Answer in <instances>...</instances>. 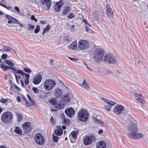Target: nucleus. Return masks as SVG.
<instances>
[{
    "label": "nucleus",
    "instance_id": "f257e3e1",
    "mask_svg": "<svg viewBox=\"0 0 148 148\" xmlns=\"http://www.w3.org/2000/svg\"><path fill=\"white\" fill-rule=\"evenodd\" d=\"M128 131L130 132L127 134L128 136L133 139H139L143 136L140 133H137L138 129L137 125L134 123H132L128 126Z\"/></svg>",
    "mask_w": 148,
    "mask_h": 148
},
{
    "label": "nucleus",
    "instance_id": "f03ea898",
    "mask_svg": "<svg viewBox=\"0 0 148 148\" xmlns=\"http://www.w3.org/2000/svg\"><path fill=\"white\" fill-rule=\"evenodd\" d=\"M12 113L10 111H5L4 112L1 116V121L5 124L9 123L13 117Z\"/></svg>",
    "mask_w": 148,
    "mask_h": 148
},
{
    "label": "nucleus",
    "instance_id": "7ed1b4c3",
    "mask_svg": "<svg viewBox=\"0 0 148 148\" xmlns=\"http://www.w3.org/2000/svg\"><path fill=\"white\" fill-rule=\"evenodd\" d=\"M104 51L102 49H97L95 52L94 59L96 62H99L103 60Z\"/></svg>",
    "mask_w": 148,
    "mask_h": 148
},
{
    "label": "nucleus",
    "instance_id": "20e7f679",
    "mask_svg": "<svg viewBox=\"0 0 148 148\" xmlns=\"http://www.w3.org/2000/svg\"><path fill=\"white\" fill-rule=\"evenodd\" d=\"M77 116L79 120L84 122L87 120L89 115L86 110L82 109L78 112Z\"/></svg>",
    "mask_w": 148,
    "mask_h": 148
},
{
    "label": "nucleus",
    "instance_id": "39448f33",
    "mask_svg": "<svg viewBox=\"0 0 148 148\" xmlns=\"http://www.w3.org/2000/svg\"><path fill=\"white\" fill-rule=\"evenodd\" d=\"M56 84L55 81L52 79H47L44 83V88L47 90H51L54 88Z\"/></svg>",
    "mask_w": 148,
    "mask_h": 148
},
{
    "label": "nucleus",
    "instance_id": "423d86ee",
    "mask_svg": "<svg viewBox=\"0 0 148 148\" xmlns=\"http://www.w3.org/2000/svg\"><path fill=\"white\" fill-rule=\"evenodd\" d=\"M103 61L107 63L113 64L116 62V59L113 55L109 53L105 54Z\"/></svg>",
    "mask_w": 148,
    "mask_h": 148
},
{
    "label": "nucleus",
    "instance_id": "0eeeda50",
    "mask_svg": "<svg viewBox=\"0 0 148 148\" xmlns=\"http://www.w3.org/2000/svg\"><path fill=\"white\" fill-rule=\"evenodd\" d=\"M34 140L36 143L38 145H41L45 142L44 138L40 133L36 134L34 136Z\"/></svg>",
    "mask_w": 148,
    "mask_h": 148
},
{
    "label": "nucleus",
    "instance_id": "6e6552de",
    "mask_svg": "<svg viewBox=\"0 0 148 148\" xmlns=\"http://www.w3.org/2000/svg\"><path fill=\"white\" fill-rule=\"evenodd\" d=\"M89 44L88 41L85 40H80L78 42V47L81 50H83L88 48Z\"/></svg>",
    "mask_w": 148,
    "mask_h": 148
},
{
    "label": "nucleus",
    "instance_id": "1a4fd4ad",
    "mask_svg": "<svg viewBox=\"0 0 148 148\" xmlns=\"http://www.w3.org/2000/svg\"><path fill=\"white\" fill-rule=\"evenodd\" d=\"M23 130L25 133H29L32 130L31 124L30 122H25L21 125Z\"/></svg>",
    "mask_w": 148,
    "mask_h": 148
},
{
    "label": "nucleus",
    "instance_id": "9d476101",
    "mask_svg": "<svg viewBox=\"0 0 148 148\" xmlns=\"http://www.w3.org/2000/svg\"><path fill=\"white\" fill-rule=\"evenodd\" d=\"M94 139L93 136H86L83 139V144L86 146L92 144Z\"/></svg>",
    "mask_w": 148,
    "mask_h": 148
},
{
    "label": "nucleus",
    "instance_id": "9b49d317",
    "mask_svg": "<svg viewBox=\"0 0 148 148\" xmlns=\"http://www.w3.org/2000/svg\"><path fill=\"white\" fill-rule=\"evenodd\" d=\"M124 109V106L121 104L116 105L113 110V112L117 115L121 114Z\"/></svg>",
    "mask_w": 148,
    "mask_h": 148
},
{
    "label": "nucleus",
    "instance_id": "f8f14e48",
    "mask_svg": "<svg viewBox=\"0 0 148 148\" xmlns=\"http://www.w3.org/2000/svg\"><path fill=\"white\" fill-rule=\"evenodd\" d=\"M16 73L20 74L22 76L25 75V83L26 85H28L29 83V78L30 77L29 75L28 74H26L23 72L22 70H16L15 71Z\"/></svg>",
    "mask_w": 148,
    "mask_h": 148
},
{
    "label": "nucleus",
    "instance_id": "ddd939ff",
    "mask_svg": "<svg viewBox=\"0 0 148 148\" xmlns=\"http://www.w3.org/2000/svg\"><path fill=\"white\" fill-rule=\"evenodd\" d=\"M64 112L66 115L69 117H71L74 115L75 111L74 109L72 107L66 109Z\"/></svg>",
    "mask_w": 148,
    "mask_h": 148
},
{
    "label": "nucleus",
    "instance_id": "4468645a",
    "mask_svg": "<svg viewBox=\"0 0 148 148\" xmlns=\"http://www.w3.org/2000/svg\"><path fill=\"white\" fill-rule=\"evenodd\" d=\"M134 97L135 99L142 104H145V101L144 99V97L140 94H138L137 93H135L134 94Z\"/></svg>",
    "mask_w": 148,
    "mask_h": 148
},
{
    "label": "nucleus",
    "instance_id": "2eb2a0df",
    "mask_svg": "<svg viewBox=\"0 0 148 148\" xmlns=\"http://www.w3.org/2000/svg\"><path fill=\"white\" fill-rule=\"evenodd\" d=\"M42 76L39 74L36 76L33 80V83L35 85H37L40 84L42 80Z\"/></svg>",
    "mask_w": 148,
    "mask_h": 148
},
{
    "label": "nucleus",
    "instance_id": "dca6fc26",
    "mask_svg": "<svg viewBox=\"0 0 148 148\" xmlns=\"http://www.w3.org/2000/svg\"><path fill=\"white\" fill-rule=\"evenodd\" d=\"M41 3L46 7V9H48L51 5L52 2L50 0H41Z\"/></svg>",
    "mask_w": 148,
    "mask_h": 148
},
{
    "label": "nucleus",
    "instance_id": "f3484780",
    "mask_svg": "<svg viewBox=\"0 0 148 148\" xmlns=\"http://www.w3.org/2000/svg\"><path fill=\"white\" fill-rule=\"evenodd\" d=\"M63 4V1H60L56 3L55 4L54 7V9L55 11L59 12L60 10L61 7Z\"/></svg>",
    "mask_w": 148,
    "mask_h": 148
},
{
    "label": "nucleus",
    "instance_id": "a211bd4d",
    "mask_svg": "<svg viewBox=\"0 0 148 148\" xmlns=\"http://www.w3.org/2000/svg\"><path fill=\"white\" fill-rule=\"evenodd\" d=\"M70 135L72 136V138H70L71 141L73 143H74L77 138V132L75 131H73L71 132Z\"/></svg>",
    "mask_w": 148,
    "mask_h": 148
},
{
    "label": "nucleus",
    "instance_id": "6ab92c4d",
    "mask_svg": "<svg viewBox=\"0 0 148 148\" xmlns=\"http://www.w3.org/2000/svg\"><path fill=\"white\" fill-rule=\"evenodd\" d=\"M107 13L108 16H113V12L111 8L110 5L109 4H107L106 5Z\"/></svg>",
    "mask_w": 148,
    "mask_h": 148
},
{
    "label": "nucleus",
    "instance_id": "aec40b11",
    "mask_svg": "<svg viewBox=\"0 0 148 148\" xmlns=\"http://www.w3.org/2000/svg\"><path fill=\"white\" fill-rule=\"evenodd\" d=\"M62 92V91L60 89L58 88H56L54 90V94L56 97H59L61 95Z\"/></svg>",
    "mask_w": 148,
    "mask_h": 148
},
{
    "label": "nucleus",
    "instance_id": "412c9836",
    "mask_svg": "<svg viewBox=\"0 0 148 148\" xmlns=\"http://www.w3.org/2000/svg\"><path fill=\"white\" fill-rule=\"evenodd\" d=\"M106 144L104 141H101L98 142L97 144V148H105Z\"/></svg>",
    "mask_w": 148,
    "mask_h": 148
},
{
    "label": "nucleus",
    "instance_id": "4be33fe9",
    "mask_svg": "<svg viewBox=\"0 0 148 148\" xmlns=\"http://www.w3.org/2000/svg\"><path fill=\"white\" fill-rule=\"evenodd\" d=\"M77 42L76 41H73L68 46L70 49L75 50L77 48Z\"/></svg>",
    "mask_w": 148,
    "mask_h": 148
},
{
    "label": "nucleus",
    "instance_id": "5701e85b",
    "mask_svg": "<svg viewBox=\"0 0 148 148\" xmlns=\"http://www.w3.org/2000/svg\"><path fill=\"white\" fill-rule=\"evenodd\" d=\"M54 133L56 136H60L63 134V130L61 128H59L58 129L55 130L54 131Z\"/></svg>",
    "mask_w": 148,
    "mask_h": 148
},
{
    "label": "nucleus",
    "instance_id": "b1692460",
    "mask_svg": "<svg viewBox=\"0 0 148 148\" xmlns=\"http://www.w3.org/2000/svg\"><path fill=\"white\" fill-rule=\"evenodd\" d=\"M71 9V8L70 7L67 6L64 7L62 12V14L64 15H67L70 11Z\"/></svg>",
    "mask_w": 148,
    "mask_h": 148
},
{
    "label": "nucleus",
    "instance_id": "393cba45",
    "mask_svg": "<svg viewBox=\"0 0 148 148\" xmlns=\"http://www.w3.org/2000/svg\"><path fill=\"white\" fill-rule=\"evenodd\" d=\"M63 40L64 42L68 44L72 41V38L69 36H65L63 37Z\"/></svg>",
    "mask_w": 148,
    "mask_h": 148
},
{
    "label": "nucleus",
    "instance_id": "a878e982",
    "mask_svg": "<svg viewBox=\"0 0 148 148\" xmlns=\"http://www.w3.org/2000/svg\"><path fill=\"white\" fill-rule=\"evenodd\" d=\"M14 132L15 133L20 135H21L22 133L21 130L17 126L15 127Z\"/></svg>",
    "mask_w": 148,
    "mask_h": 148
},
{
    "label": "nucleus",
    "instance_id": "bb28decb",
    "mask_svg": "<svg viewBox=\"0 0 148 148\" xmlns=\"http://www.w3.org/2000/svg\"><path fill=\"white\" fill-rule=\"evenodd\" d=\"M17 119L18 122L21 121L23 119V116L22 114L18 112H16L15 114Z\"/></svg>",
    "mask_w": 148,
    "mask_h": 148
},
{
    "label": "nucleus",
    "instance_id": "cd10ccee",
    "mask_svg": "<svg viewBox=\"0 0 148 148\" xmlns=\"http://www.w3.org/2000/svg\"><path fill=\"white\" fill-rule=\"evenodd\" d=\"M62 122L65 125H69L70 121L69 119L66 117H64L62 120Z\"/></svg>",
    "mask_w": 148,
    "mask_h": 148
},
{
    "label": "nucleus",
    "instance_id": "c85d7f7f",
    "mask_svg": "<svg viewBox=\"0 0 148 148\" xmlns=\"http://www.w3.org/2000/svg\"><path fill=\"white\" fill-rule=\"evenodd\" d=\"M51 28L50 25H47L45 28L44 29L42 32V34L44 35L45 32H46L48 31Z\"/></svg>",
    "mask_w": 148,
    "mask_h": 148
},
{
    "label": "nucleus",
    "instance_id": "c756f323",
    "mask_svg": "<svg viewBox=\"0 0 148 148\" xmlns=\"http://www.w3.org/2000/svg\"><path fill=\"white\" fill-rule=\"evenodd\" d=\"M11 50V48L8 46L4 45L3 46V51H10Z\"/></svg>",
    "mask_w": 148,
    "mask_h": 148
},
{
    "label": "nucleus",
    "instance_id": "7c9ffc66",
    "mask_svg": "<svg viewBox=\"0 0 148 148\" xmlns=\"http://www.w3.org/2000/svg\"><path fill=\"white\" fill-rule=\"evenodd\" d=\"M49 103L52 105H55L57 104V101L54 98L49 100Z\"/></svg>",
    "mask_w": 148,
    "mask_h": 148
},
{
    "label": "nucleus",
    "instance_id": "2f4dec72",
    "mask_svg": "<svg viewBox=\"0 0 148 148\" xmlns=\"http://www.w3.org/2000/svg\"><path fill=\"white\" fill-rule=\"evenodd\" d=\"M83 87L85 88H90L89 84L86 82L85 80H84L82 83Z\"/></svg>",
    "mask_w": 148,
    "mask_h": 148
},
{
    "label": "nucleus",
    "instance_id": "473e14b6",
    "mask_svg": "<svg viewBox=\"0 0 148 148\" xmlns=\"http://www.w3.org/2000/svg\"><path fill=\"white\" fill-rule=\"evenodd\" d=\"M53 136V142L55 143H57L58 142L59 140V138L57 136H55L53 134L52 135Z\"/></svg>",
    "mask_w": 148,
    "mask_h": 148
},
{
    "label": "nucleus",
    "instance_id": "72a5a7b5",
    "mask_svg": "<svg viewBox=\"0 0 148 148\" xmlns=\"http://www.w3.org/2000/svg\"><path fill=\"white\" fill-rule=\"evenodd\" d=\"M5 62L6 64L10 66H14V63L9 60H5Z\"/></svg>",
    "mask_w": 148,
    "mask_h": 148
},
{
    "label": "nucleus",
    "instance_id": "f704fd0d",
    "mask_svg": "<svg viewBox=\"0 0 148 148\" xmlns=\"http://www.w3.org/2000/svg\"><path fill=\"white\" fill-rule=\"evenodd\" d=\"M107 103L111 106H112L114 105L116 103L114 101H112L109 100L108 101Z\"/></svg>",
    "mask_w": 148,
    "mask_h": 148
},
{
    "label": "nucleus",
    "instance_id": "c9c22d12",
    "mask_svg": "<svg viewBox=\"0 0 148 148\" xmlns=\"http://www.w3.org/2000/svg\"><path fill=\"white\" fill-rule=\"evenodd\" d=\"M27 95L29 100L31 102V103H32V105H34L35 103L34 101H33L32 98L28 94H27Z\"/></svg>",
    "mask_w": 148,
    "mask_h": 148
},
{
    "label": "nucleus",
    "instance_id": "e433bc0d",
    "mask_svg": "<svg viewBox=\"0 0 148 148\" xmlns=\"http://www.w3.org/2000/svg\"><path fill=\"white\" fill-rule=\"evenodd\" d=\"M14 75L17 83H19V79L21 78V76L19 75L17 76L16 74H15Z\"/></svg>",
    "mask_w": 148,
    "mask_h": 148
},
{
    "label": "nucleus",
    "instance_id": "4c0bfd02",
    "mask_svg": "<svg viewBox=\"0 0 148 148\" xmlns=\"http://www.w3.org/2000/svg\"><path fill=\"white\" fill-rule=\"evenodd\" d=\"M28 29L29 30L33 29L34 28V25H32L30 24H28Z\"/></svg>",
    "mask_w": 148,
    "mask_h": 148
},
{
    "label": "nucleus",
    "instance_id": "58836bf2",
    "mask_svg": "<svg viewBox=\"0 0 148 148\" xmlns=\"http://www.w3.org/2000/svg\"><path fill=\"white\" fill-rule=\"evenodd\" d=\"M40 30V27L39 25H37L34 30V32L35 33H38Z\"/></svg>",
    "mask_w": 148,
    "mask_h": 148
},
{
    "label": "nucleus",
    "instance_id": "ea45409f",
    "mask_svg": "<svg viewBox=\"0 0 148 148\" xmlns=\"http://www.w3.org/2000/svg\"><path fill=\"white\" fill-rule=\"evenodd\" d=\"M23 70L26 72L31 73L32 71L30 69L27 67H25L23 69Z\"/></svg>",
    "mask_w": 148,
    "mask_h": 148
},
{
    "label": "nucleus",
    "instance_id": "a19ab883",
    "mask_svg": "<svg viewBox=\"0 0 148 148\" xmlns=\"http://www.w3.org/2000/svg\"><path fill=\"white\" fill-rule=\"evenodd\" d=\"M74 16V14L73 13H70L67 16V18L69 19H72Z\"/></svg>",
    "mask_w": 148,
    "mask_h": 148
},
{
    "label": "nucleus",
    "instance_id": "79ce46f5",
    "mask_svg": "<svg viewBox=\"0 0 148 148\" xmlns=\"http://www.w3.org/2000/svg\"><path fill=\"white\" fill-rule=\"evenodd\" d=\"M32 89L33 91H34V92L35 93H38L39 91L37 88L35 87H33L32 88Z\"/></svg>",
    "mask_w": 148,
    "mask_h": 148
},
{
    "label": "nucleus",
    "instance_id": "37998d69",
    "mask_svg": "<svg viewBox=\"0 0 148 148\" xmlns=\"http://www.w3.org/2000/svg\"><path fill=\"white\" fill-rule=\"evenodd\" d=\"M105 109L108 111H110L111 109V106H104Z\"/></svg>",
    "mask_w": 148,
    "mask_h": 148
},
{
    "label": "nucleus",
    "instance_id": "c03bdc74",
    "mask_svg": "<svg viewBox=\"0 0 148 148\" xmlns=\"http://www.w3.org/2000/svg\"><path fill=\"white\" fill-rule=\"evenodd\" d=\"M50 122H51V123L53 125H55V121L56 120L53 118L51 116V117L50 119Z\"/></svg>",
    "mask_w": 148,
    "mask_h": 148
},
{
    "label": "nucleus",
    "instance_id": "a18cd8bd",
    "mask_svg": "<svg viewBox=\"0 0 148 148\" xmlns=\"http://www.w3.org/2000/svg\"><path fill=\"white\" fill-rule=\"evenodd\" d=\"M11 20L12 21V23L13 22L16 23H18V20L13 17L12 18Z\"/></svg>",
    "mask_w": 148,
    "mask_h": 148
},
{
    "label": "nucleus",
    "instance_id": "49530a36",
    "mask_svg": "<svg viewBox=\"0 0 148 148\" xmlns=\"http://www.w3.org/2000/svg\"><path fill=\"white\" fill-rule=\"evenodd\" d=\"M8 101V100L6 99H2L1 100H0V102L2 103H5Z\"/></svg>",
    "mask_w": 148,
    "mask_h": 148
},
{
    "label": "nucleus",
    "instance_id": "de8ad7c7",
    "mask_svg": "<svg viewBox=\"0 0 148 148\" xmlns=\"http://www.w3.org/2000/svg\"><path fill=\"white\" fill-rule=\"evenodd\" d=\"M31 19L32 20H34L35 22H36L37 21V19L34 15H32L31 16Z\"/></svg>",
    "mask_w": 148,
    "mask_h": 148
},
{
    "label": "nucleus",
    "instance_id": "09e8293b",
    "mask_svg": "<svg viewBox=\"0 0 148 148\" xmlns=\"http://www.w3.org/2000/svg\"><path fill=\"white\" fill-rule=\"evenodd\" d=\"M7 57V55L6 54H3L1 56V58L3 59H5Z\"/></svg>",
    "mask_w": 148,
    "mask_h": 148
},
{
    "label": "nucleus",
    "instance_id": "8fccbe9b",
    "mask_svg": "<svg viewBox=\"0 0 148 148\" xmlns=\"http://www.w3.org/2000/svg\"><path fill=\"white\" fill-rule=\"evenodd\" d=\"M8 69L13 70L14 71H15L16 70V69L15 68L10 66H8Z\"/></svg>",
    "mask_w": 148,
    "mask_h": 148
},
{
    "label": "nucleus",
    "instance_id": "3c124183",
    "mask_svg": "<svg viewBox=\"0 0 148 148\" xmlns=\"http://www.w3.org/2000/svg\"><path fill=\"white\" fill-rule=\"evenodd\" d=\"M14 87L18 91H21V89H20L18 86L17 85L15 84H14Z\"/></svg>",
    "mask_w": 148,
    "mask_h": 148
},
{
    "label": "nucleus",
    "instance_id": "603ef678",
    "mask_svg": "<svg viewBox=\"0 0 148 148\" xmlns=\"http://www.w3.org/2000/svg\"><path fill=\"white\" fill-rule=\"evenodd\" d=\"M68 58L71 60L73 61H76L78 60V59L75 58H73L71 57H69Z\"/></svg>",
    "mask_w": 148,
    "mask_h": 148
},
{
    "label": "nucleus",
    "instance_id": "864d4df0",
    "mask_svg": "<svg viewBox=\"0 0 148 148\" xmlns=\"http://www.w3.org/2000/svg\"><path fill=\"white\" fill-rule=\"evenodd\" d=\"M6 16L7 18L9 20H11V19L13 17L11 16L8 14H6Z\"/></svg>",
    "mask_w": 148,
    "mask_h": 148
},
{
    "label": "nucleus",
    "instance_id": "5fc2aeb1",
    "mask_svg": "<svg viewBox=\"0 0 148 148\" xmlns=\"http://www.w3.org/2000/svg\"><path fill=\"white\" fill-rule=\"evenodd\" d=\"M8 69V66H5L3 68L2 70L4 71H5Z\"/></svg>",
    "mask_w": 148,
    "mask_h": 148
},
{
    "label": "nucleus",
    "instance_id": "6e6d98bb",
    "mask_svg": "<svg viewBox=\"0 0 148 148\" xmlns=\"http://www.w3.org/2000/svg\"><path fill=\"white\" fill-rule=\"evenodd\" d=\"M26 103L25 104V105L27 106H32V105H32V103H29V102L26 101Z\"/></svg>",
    "mask_w": 148,
    "mask_h": 148
},
{
    "label": "nucleus",
    "instance_id": "4d7b16f0",
    "mask_svg": "<svg viewBox=\"0 0 148 148\" xmlns=\"http://www.w3.org/2000/svg\"><path fill=\"white\" fill-rule=\"evenodd\" d=\"M5 64L4 62H1V64L0 67L2 69H3V68L5 66Z\"/></svg>",
    "mask_w": 148,
    "mask_h": 148
},
{
    "label": "nucleus",
    "instance_id": "13d9d810",
    "mask_svg": "<svg viewBox=\"0 0 148 148\" xmlns=\"http://www.w3.org/2000/svg\"><path fill=\"white\" fill-rule=\"evenodd\" d=\"M97 16L96 17H94V18L95 20L98 21L99 20V13H97Z\"/></svg>",
    "mask_w": 148,
    "mask_h": 148
},
{
    "label": "nucleus",
    "instance_id": "bf43d9fd",
    "mask_svg": "<svg viewBox=\"0 0 148 148\" xmlns=\"http://www.w3.org/2000/svg\"><path fill=\"white\" fill-rule=\"evenodd\" d=\"M101 99L103 101L106 102V103L109 100L108 99L104 97L102 98Z\"/></svg>",
    "mask_w": 148,
    "mask_h": 148
},
{
    "label": "nucleus",
    "instance_id": "052dcab7",
    "mask_svg": "<svg viewBox=\"0 0 148 148\" xmlns=\"http://www.w3.org/2000/svg\"><path fill=\"white\" fill-rule=\"evenodd\" d=\"M85 31H86V32H89V30H90V28H88V27L86 26L85 27Z\"/></svg>",
    "mask_w": 148,
    "mask_h": 148
},
{
    "label": "nucleus",
    "instance_id": "680f3d73",
    "mask_svg": "<svg viewBox=\"0 0 148 148\" xmlns=\"http://www.w3.org/2000/svg\"><path fill=\"white\" fill-rule=\"evenodd\" d=\"M18 12H19V8L17 6H15L14 8Z\"/></svg>",
    "mask_w": 148,
    "mask_h": 148
},
{
    "label": "nucleus",
    "instance_id": "e2e57ef3",
    "mask_svg": "<svg viewBox=\"0 0 148 148\" xmlns=\"http://www.w3.org/2000/svg\"><path fill=\"white\" fill-rule=\"evenodd\" d=\"M67 98V101H68V102H69L70 101V99H69L68 97L66 95H65L64 96V100H66L65 98Z\"/></svg>",
    "mask_w": 148,
    "mask_h": 148
},
{
    "label": "nucleus",
    "instance_id": "0e129e2a",
    "mask_svg": "<svg viewBox=\"0 0 148 148\" xmlns=\"http://www.w3.org/2000/svg\"><path fill=\"white\" fill-rule=\"evenodd\" d=\"M95 122L97 123L98 124H99V123H100L101 122H102L101 121H100V120H98L97 119H95Z\"/></svg>",
    "mask_w": 148,
    "mask_h": 148
},
{
    "label": "nucleus",
    "instance_id": "69168bd1",
    "mask_svg": "<svg viewBox=\"0 0 148 148\" xmlns=\"http://www.w3.org/2000/svg\"><path fill=\"white\" fill-rule=\"evenodd\" d=\"M53 62V61L52 59H51L50 60L49 64L51 65H52Z\"/></svg>",
    "mask_w": 148,
    "mask_h": 148
},
{
    "label": "nucleus",
    "instance_id": "338daca9",
    "mask_svg": "<svg viewBox=\"0 0 148 148\" xmlns=\"http://www.w3.org/2000/svg\"><path fill=\"white\" fill-rule=\"evenodd\" d=\"M17 101L18 102H20L21 101V99L18 96L16 98Z\"/></svg>",
    "mask_w": 148,
    "mask_h": 148
},
{
    "label": "nucleus",
    "instance_id": "774afa93",
    "mask_svg": "<svg viewBox=\"0 0 148 148\" xmlns=\"http://www.w3.org/2000/svg\"><path fill=\"white\" fill-rule=\"evenodd\" d=\"M46 23V22L43 20H41L40 21V23L42 24H44Z\"/></svg>",
    "mask_w": 148,
    "mask_h": 148
}]
</instances>
